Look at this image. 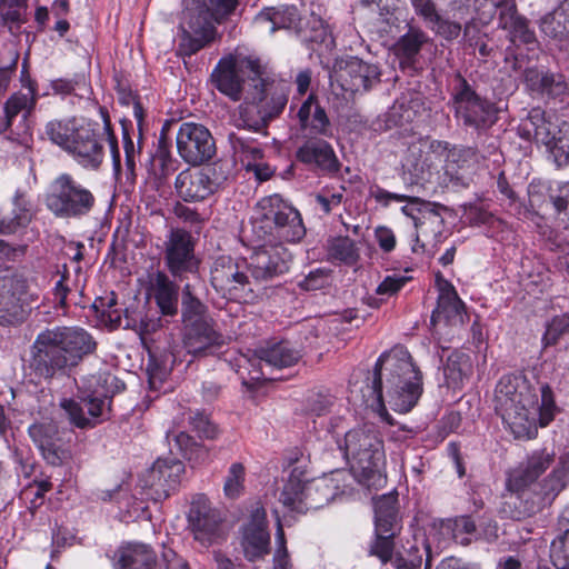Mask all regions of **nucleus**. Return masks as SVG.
<instances>
[{
	"mask_svg": "<svg viewBox=\"0 0 569 569\" xmlns=\"http://www.w3.org/2000/svg\"><path fill=\"white\" fill-rule=\"evenodd\" d=\"M540 402L528 382L515 376H503L495 389V409L516 438H532L537 426H548L558 411L548 385L540 387Z\"/></svg>",
	"mask_w": 569,
	"mask_h": 569,
	"instance_id": "nucleus-1",
	"label": "nucleus"
},
{
	"mask_svg": "<svg viewBox=\"0 0 569 569\" xmlns=\"http://www.w3.org/2000/svg\"><path fill=\"white\" fill-rule=\"evenodd\" d=\"M94 349V340L82 328H47L37 335L30 347L28 367L37 378L49 381L78 366Z\"/></svg>",
	"mask_w": 569,
	"mask_h": 569,
	"instance_id": "nucleus-2",
	"label": "nucleus"
},
{
	"mask_svg": "<svg viewBox=\"0 0 569 569\" xmlns=\"http://www.w3.org/2000/svg\"><path fill=\"white\" fill-rule=\"evenodd\" d=\"M371 389L380 405L386 398L397 412H409L418 403L423 390L422 373L407 349L395 348L378 358Z\"/></svg>",
	"mask_w": 569,
	"mask_h": 569,
	"instance_id": "nucleus-3",
	"label": "nucleus"
},
{
	"mask_svg": "<svg viewBox=\"0 0 569 569\" xmlns=\"http://www.w3.org/2000/svg\"><path fill=\"white\" fill-rule=\"evenodd\" d=\"M337 445L359 483L377 488L385 482L383 441L375 425L366 423L349 430Z\"/></svg>",
	"mask_w": 569,
	"mask_h": 569,
	"instance_id": "nucleus-4",
	"label": "nucleus"
},
{
	"mask_svg": "<svg viewBox=\"0 0 569 569\" xmlns=\"http://www.w3.org/2000/svg\"><path fill=\"white\" fill-rule=\"evenodd\" d=\"M266 68L258 59L229 56L219 60L211 72L212 86L232 101L262 102L268 90Z\"/></svg>",
	"mask_w": 569,
	"mask_h": 569,
	"instance_id": "nucleus-5",
	"label": "nucleus"
},
{
	"mask_svg": "<svg viewBox=\"0 0 569 569\" xmlns=\"http://www.w3.org/2000/svg\"><path fill=\"white\" fill-rule=\"evenodd\" d=\"M239 0H191L183 11L179 53L192 56L218 37L216 24L231 16Z\"/></svg>",
	"mask_w": 569,
	"mask_h": 569,
	"instance_id": "nucleus-6",
	"label": "nucleus"
},
{
	"mask_svg": "<svg viewBox=\"0 0 569 569\" xmlns=\"http://www.w3.org/2000/svg\"><path fill=\"white\" fill-rule=\"evenodd\" d=\"M44 133L83 168L98 169L103 161L102 139L91 123H78L73 118L52 120L46 124Z\"/></svg>",
	"mask_w": 569,
	"mask_h": 569,
	"instance_id": "nucleus-7",
	"label": "nucleus"
},
{
	"mask_svg": "<svg viewBox=\"0 0 569 569\" xmlns=\"http://www.w3.org/2000/svg\"><path fill=\"white\" fill-rule=\"evenodd\" d=\"M252 226L259 238L269 236L278 240L277 243L269 240L270 246L293 244L306 234L300 213L279 194L264 197L257 203V217Z\"/></svg>",
	"mask_w": 569,
	"mask_h": 569,
	"instance_id": "nucleus-8",
	"label": "nucleus"
},
{
	"mask_svg": "<svg viewBox=\"0 0 569 569\" xmlns=\"http://www.w3.org/2000/svg\"><path fill=\"white\" fill-rule=\"evenodd\" d=\"M341 493L333 476L307 480L299 467L292 469L279 500L290 511L306 513L328 505Z\"/></svg>",
	"mask_w": 569,
	"mask_h": 569,
	"instance_id": "nucleus-9",
	"label": "nucleus"
},
{
	"mask_svg": "<svg viewBox=\"0 0 569 569\" xmlns=\"http://www.w3.org/2000/svg\"><path fill=\"white\" fill-rule=\"evenodd\" d=\"M46 208L58 219L80 220L96 206L93 192L70 173H61L44 194Z\"/></svg>",
	"mask_w": 569,
	"mask_h": 569,
	"instance_id": "nucleus-10",
	"label": "nucleus"
},
{
	"mask_svg": "<svg viewBox=\"0 0 569 569\" xmlns=\"http://www.w3.org/2000/svg\"><path fill=\"white\" fill-rule=\"evenodd\" d=\"M371 196L385 207L389 206L392 200L406 201L407 203L401 208V211L413 221L417 244L422 249L437 246L440 231L436 229H439L442 224L440 210L445 209L443 206L389 192L379 187L371 191Z\"/></svg>",
	"mask_w": 569,
	"mask_h": 569,
	"instance_id": "nucleus-11",
	"label": "nucleus"
},
{
	"mask_svg": "<svg viewBox=\"0 0 569 569\" xmlns=\"http://www.w3.org/2000/svg\"><path fill=\"white\" fill-rule=\"evenodd\" d=\"M451 103L455 118L467 130L481 133L491 128L497 121L495 103L478 94L472 86L459 73L455 78Z\"/></svg>",
	"mask_w": 569,
	"mask_h": 569,
	"instance_id": "nucleus-12",
	"label": "nucleus"
},
{
	"mask_svg": "<svg viewBox=\"0 0 569 569\" xmlns=\"http://www.w3.org/2000/svg\"><path fill=\"white\" fill-rule=\"evenodd\" d=\"M101 377H92L88 388L79 389L76 399H62L61 409L68 416L70 422L77 428H93L108 417L110 399L100 390L91 389L93 385H100Z\"/></svg>",
	"mask_w": 569,
	"mask_h": 569,
	"instance_id": "nucleus-13",
	"label": "nucleus"
},
{
	"mask_svg": "<svg viewBox=\"0 0 569 569\" xmlns=\"http://www.w3.org/2000/svg\"><path fill=\"white\" fill-rule=\"evenodd\" d=\"M184 472L183 462L176 457L158 458L139 479L146 499L160 502L176 492Z\"/></svg>",
	"mask_w": 569,
	"mask_h": 569,
	"instance_id": "nucleus-14",
	"label": "nucleus"
},
{
	"mask_svg": "<svg viewBox=\"0 0 569 569\" xmlns=\"http://www.w3.org/2000/svg\"><path fill=\"white\" fill-rule=\"evenodd\" d=\"M380 82L379 68L357 57L339 59L330 73L331 86L337 84L345 92L362 93Z\"/></svg>",
	"mask_w": 569,
	"mask_h": 569,
	"instance_id": "nucleus-15",
	"label": "nucleus"
},
{
	"mask_svg": "<svg viewBox=\"0 0 569 569\" xmlns=\"http://www.w3.org/2000/svg\"><path fill=\"white\" fill-rule=\"evenodd\" d=\"M37 296L29 291L27 279L18 273L0 276V325H14L23 320L26 308Z\"/></svg>",
	"mask_w": 569,
	"mask_h": 569,
	"instance_id": "nucleus-16",
	"label": "nucleus"
},
{
	"mask_svg": "<svg viewBox=\"0 0 569 569\" xmlns=\"http://www.w3.org/2000/svg\"><path fill=\"white\" fill-rule=\"evenodd\" d=\"M176 140L179 156L189 164H202L216 154L214 139L203 124L181 123Z\"/></svg>",
	"mask_w": 569,
	"mask_h": 569,
	"instance_id": "nucleus-17",
	"label": "nucleus"
},
{
	"mask_svg": "<svg viewBox=\"0 0 569 569\" xmlns=\"http://www.w3.org/2000/svg\"><path fill=\"white\" fill-rule=\"evenodd\" d=\"M240 546L244 558L254 562L263 559L270 551V533L267 513L263 507L256 505L248 520L240 529Z\"/></svg>",
	"mask_w": 569,
	"mask_h": 569,
	"instance_id": "nucleus-18",
	"label": "nucleus"
},
{
	"mask_svg": "<svg viewBox=\"0 0 569 569\" xmlns=\"http://www.w3.org/2000/svg\"><path fill=\"white\" fill-rule=\"evenodd\" d=\"M29 436L49 465L59 467L71 459V451L54 422H40L30 426Z\"/></svg>",
	"mask_w": 569,
	"mask_h": 569,
	"instance_id": "nucleus-19",
	"label": "nucleus"
},
{
	"mask_svg": "<svg viewBox=\"0 0 569 569\" xmlns=\"http://www.w3.org/2000/svg\"><path fill=\"white\" fill-rule=\"evenodd\" d=\"M188 520L194 539L202 545H211L222 535L220 513L210 506L204 495L192 500Z\"/></svg>",
	"mask_w": 569,
	"mask_h": 569,
	"instance_id": "nucleus-20",
	"label": "nucleus"
},
{
	"mask_svg": "<svg viewBox=\"0 0 569 569\" xmlns=\"http://www.w3.org/2000/svg\"><path fill=\"white\" fill-rule=\"evenodd\" d=\"M224 343L226 338L216 330L211 319L184 326L183 348L194 358L212 355Z\"/></svg>",
	"mask_w": 569,
	"mask_h": 569,
	"instance_id": "nucleus-21",
	"label": "nucleus"
},
{
	"mask_svg": "<svg viewBox=\"0 0 569 569\" xmlns=\"http://www.w3.org/2000/svg\"><path fill=\"white\" fill-rule=\"evenodd\" d=\"M301 351L292 347L288 341L267 342L264 346L254 350L252 359L247 361L252 366L257 362L260 366V376L252 377L260 379L264 376L263 367L270 369L289 368L298 363L301 359Z\"/></svg>",
	"mask_w": 569,
	"mask_h": 569,
	"instance_id": "nucleus-22",
	"label": "nucleus"
},
{
	"mask_svg": "<svg viewBox=\"0 0 569 569\" xmlns=\"http://www.w3.org/2000/svg\"><path fill=\"white\" fill-rule=\"evenodd\" d=\"M439 288L437 308L431 315V323L437 325L443 321L450 326H462L466 318L465 303L458 297L455 287L437 276Z\"/></svg>",
	"mask_w": 569,
	"mask_h": 569,
	"instance_id": "nucleus-23",
	"label": "nucleus"
},
{
	"mask_svg": "<svg viewBox=\"0 0 569 569\" xmlns=\"http://www.w3.org/2000/svg\"><path fill=\"white\" fill-rule=\"evenodd\" d=\"M555 451L546 448L535 450L526 463L515 469L508 477V487L521 491L529 488L555 462Z\"/></svg>",
	"mask_w": 569,
	"mask_h": 569,
	"instance_id": "nucleus-24",
	"label": "nucleus"
},
{
	"mask_svg": "<svg viewBox=\"0 0 569 569\" xmlns=\"http://www.w3.org/2000/svg\"><path fill=\"white\" fill-rule=\"evenodd\" d=\"M517 130L521 139L545 146H550L557 136V126L539 107L530 109L526 117L521 118Z\"/></svg>",
	"mask_w": 569,
	"mask_h": 569,
	"instance_id": "nucleus-25",
	"label": "nucleus"
},
{
	"mask_svg": "<svg viewBox=\"0 0 569 569\" xmlns=\"http://www.w3.org/2000/svg\"><path fill=\"white\" fill-rule=\"evenodd\" d=\"M296 157L299 161L315 166L322 171L337 172L339 170L336 153L330 143L323 139H308L298 148Z\"/></svg>",
	"mask_w": 569,
	"mask_h": 569,
	"instance_id": "nucleus-26",
	"label": "nucleus"
},
{
	"mask_svg": "<svg viewBox=\"0 0 569 569\" xmlns=\"http://www.w3.org/2000/svg\"><path fill=\"white\" fill-rule=\"evenodd\" d=\"M149 295L154 299L161 315L174 316L178 312L179 287L161 271L149 276Z\"/></svg>",
	"mask_w": 569,
	"mask_h": 569,
	"instance_id": "nucleus-27",
	"label": "nucleus"
},
{
	"mask_svg": "<svg viewBox=\"0 0 569 569\" xmlns=\"http://www.w3.org/2000/svg\"><path fill=\"white\" fill-rule=\"evenodd\" d=\"M288 102V96L284 91L274 92L271 97V106L268 109L260 110L258 107H241V123L244 128L254 132L263 131L268 122L279 116Z\"/></svg>",
	"mask_w": 569,
	"mask_h": 569,
	"instance_id": "nucleus-28",
	"label": "nucleus"
},
{
	"mask_svg": "<svg viewBox=\"0 0 569 569\" xmlns=\"http://www.w3.org/2000/svg\"><path fill=\"white\" fill-rule=\"evenodd\" d=\"M538 26L542 34L558 46H569V0H563L551 12L542 16Z\"/></svg>",
	"mask_w": 569,
	"mask_h": 569,
	"instance_id": "nucleus-29",
	"label": "nucleus"
},
{
	"mask_svg": "<svg viewBox=\"0 0 569 569\" xmlns=\"http://www.w3.org/2000/svg\"><path fill=\"white\" fill-rule=\"evenodd\" d=\"M177 193L184 201H202L212 194L208 176L202 169H186L174 182Z\"/></svg>",
	"mask_w": 569,
	"mask_h": 569,
	"instance_id": "nucleus-30",
	"label": "nucleus"
},
{
	"mask_svg": "<svg viewBox=\"0 0 569 569\" xmlns=\"http://www.w3.org/2000/svg\"><path fill=\"white\" fill-rule=\"evenodd\" d=\"M299 21L298 10L293 6L270 7L259 12L254 27L260 32L273 33L278 29H289Z\"/></svg>",
	"mask_w": 569,
	"mask_h": 569,
	"instance_id": "nucleus-31",
	"label": "nucleus"
},
{
	"mask_svg": "<svg viewBox=\"0 0 569 569\" xmlns=\"http://www.w3.org/2000/svg\"><path fill=\"white\" fill-rule=\"evenodd\" d=\"M508 495L503 496V501L500 507V513L505 518H510L515 520H521L523 518L530 517L533 515L541 506L547 505L548 502L542 501L541 496L539 495V488L535 487V495L537 497V501H529L526 496V489L518 491L509 488Z\"/></svg>",
	"mask_w": 569,
	"mask_h": 569,
	"instance_id": "nucleus-32",
	"label": "nucleus"
},
{
	"mask_svg": "<svg viewBox=\"0 0 569 569\" xmlns=\"http://www.w3.org/2000/svg\"><path fill=\"white\" fill-rule=\"evenodd\" d=\"M298 119L301 129H309L312 133L323 137L331 136L329 117L313 94H310L301 104Z\"/></svg>",
	"mask_w": 569,
	"mask_h": 569,
	"instance_id": "nucleus-33",
	"label": "nucleus"
},
{
	"mask_svg": "<svg viewBox=\"0 0 569 569\" xmlns=\"http://www.w3.org/2000/svg\"><path fill=\"white\" fill-rule=\"evenodd\" d=\"M569 485V451L559 456L551 472L538 485L542 501L552 502L555 498Z\"/></svg>",
	"mask_w": 569,
	"mask_h": 569,
	"instance_id": "nucleus-34",
	"label": "nucleus"
},
{
	"mask_svg": "<svg viewBox=\"0 0 569 569\" xmlns=\"http://www.w3.org/2000/svg\"><path fill=\"white\" fill-rule=\"evenodd\" d=\"M121 569H154L157 557L154 551L144 543H127L117 553Z\"/></svg>",
	"mask_w": 569,
	"mask_h": 569,
	"instance_id": "nucleus-35",
	"label": "nucleus"
},
{
	"mask_svg": "<svg viewBox=\"0 0 569 569\" xmlns=\"http://www.w3.org/2000/svg\"><path fill=\"white\" fill-rule=\"evenodd\" d=\"M397 493L382 495L375 500V529L377 532L399 531Z\"/></svg>",
	"mask_w": 569,
	"mask_h": 569,
	"instance_id": "nucleus-36",
	"label": "nucleus"
},
{
	"mask_svg": "<svg viewBox=\"0 0 569 569\" xmlns=\"http://www.w3.org/2000/svg\"><path fill=\"white\" fill-rule=\"evenodd\" d=\"M250 266L257 277L269 278L289 270V261L280 251H251Z\"/></svg>",
	"mask_w": 569,
	"mask_h": 569,
	"instance_id": "nucleus-37",
	"label": "nucleus"
},
{
	"mask_svg": "<svg viewBox=\"0 0 569 569\" xmlns=\"http://www.w3.org/2000/svg\"><path fill=\"white\" fill-rule=\"evenodd\" d=\"M180 353L181 350L176 348L160 355L149 351L147 372L151 388H157V385H161L171 370L181 362L179 359Z\"/></svg>",
	"mask_w": 569,
	"mask_h": 569,
	"instance_id": "nucleus-38",
	"label": "nucleus"
},
{
	"mask_svg": "<svg viewBox=\"0 0 569 569\" xmlns=\"http://www.w3.org/2000/svg\"><path fill=\"white\" fill-rule=\"evenodd\" d=\"M472 365L470 357L462 352L452 351L443 366V375L448 387L461 388L463 381L471 375Z\"/></svg>",
	"mask_w": 569,
	"mask_h": 569,
	"instance_id": "nucleus-39",
	"label": "nucleus"
},
{
	"mask_svg": "<svg viewBox=\"0 0 569 569\" xmlns=\"http://www.w3.org/2000/svg\"><path fill=\"white\" fill-rule=\"evenodd\" d=\"M36 106V94L32 88L26 92L13 93L4 104L7 127H11L16 117L21 114L24 121Z\"/></svg>",
	"mask_w": 569,
	"mask_h": 569,
	"instance_id": "nucleus-40",
	"label": "nucleus"
},
{
	"mask_svg": "<svg viewBox=\"0 0 569 569\" xmlns=\"http://www.w3.org/2000/svg\"><path fill=\"white\" fill-rule=\"evenodd\" d=\"M426 41L427 36L423 31L417 28H410L395 44V52L401 60L411 62Z\"/></svg>",
	"mask_w": 569,
	"mask_h": 569,
	"instance_id": "nucleus-41",
	"label": "nucleus"
},
{
	"mask_svg": "<svg viewBox=\"0 0 569 569\" xmlns=\"http://www.w3.org/2000/svg\"><path fill=\"white\" fill-rule=\"evenodd\" d=\"M166 252V263L174 277H181L183 273H194L198 271L200 259L194 256V251Z\"/></svg>",
	"mask_w": 569,
	"mask_h": 569,
	"instance_id": "nucleus-42",
	"label": "nucleus"
},
{
	"mask_svg": "<svg viewBox=\"0 0 569 569\" xmlns=\"http://www.w3.org/2000/svg\"><path fill=\"white\" fill-rule=\"evenodd\" d=\"M468 16V8L460 7L456 12H453V20L442 18L438 14V20L432 21L429 26L445 39L452 40L459 37L461 32V21L466 20Z\"/></svg>",
	"mask_w": 569,
	"mask_h": 569,
	"instance_id": "nucleus-43",
	"label": "nucleus"
},
{
	"mask_svg": "<svg viewBox=\"0 0 569 569\" xmlns=\"http://www.w3.org/2000/svg\"><path fill=\"white\" fill-rule=\"evenodd\" d=\"M210 319L206 316V306L191 292L190 284L182 289V320L184 326Z\"/></svg>",
	"mask_w": 569,
	"mask_h": 569,
	"instance_id": "nucleus-44",
	"label": "nucleus"
},
{
	"mask_svg": "<svg viewBox=\"0 0 569 569\" xmlns=\"http://www.w3.org/2000/svg\"><path fill=\"white\" fill-rule=\"evenodd\" d=\"M246 469L240 462H233L228 469L223 493L228 499H238L244 490Z\"/></svg>",
	"mask_w": 569,
	"mask_h": 569,
	"instance_id": "nucleus-45",
	"label": "nucleus"
},
{
	"mask_svg": "<svg viewBox=\"0 0 569 569\" xmlns=\"http://www.w3.org/2000/svg\"><path fill=\"white\" fill-rule=\"evenodd\" d=\"M160 326V319L142 317L133 311H129V309L124 310V325L122 328L134 330L142 339L144 336L156 332Z\"/></svg>",
	"mask_w": 569,
	"mask_h": 569,
	"instance_id": "nucleus-46",
	"label": "nucleus"
},
{
	"mask_svg": "<svg viewBox=\"0 0 569 569\" xmlns=\"http://www.w3.org/2000/svg\"><path fill=\"white\" fill-rule=\"evenodd\" d=\"M117 301L114 296L99 298L94 301V308L101 312V318L112 329L122 328L124 325V317L121 310L116 308Z\"/></svg>",
	"mask_w": 569,
	"mask_h": 569,
	"instance_id": "nucleus-47",
	"label": "nucleus"
},
{
	"mask_svg": "<svg viewBox=\"0 0 569 569\" xmlns=\"http://www.w3.org/2000/svg\"><path fill=\"white\" fill-rule=\"evenodd\" d=\"M505 30L508 31L509 39L512 43L520 42L522 44L531 46L537 43V37L533 30L529 27L527 18L521 17Z\"/></svg>",
	"mask_w": 569,
	"mask_h": 569,
	"instance_id": "nucleus-48",
	"label": "nucleus"
},
{
	"mask_svg": "<svg viewBox=\"0 0 569 569\" xmlns=\"http://www.w3.org/2000/svg\"><path fill=\"white\" fill-rule=\"evenodd\" d=\"M567 332H569V310L562 315L555 316L548 322L542 341L545 346H552Z\"/></svg>",
	"mask_w": 569,
	"mask_h": 569,
	"instance_id": "nucleus-49",
	"label": "nucleus"
},
{
	"mask_svg": "<svg viewBox=\"0 0 569 569\" xmlns=\"http://www.w3.org/2000/svg\"><path fill=\"white\" fill-rule=\"evenodd\" d=\"M28 0H1L0 11L4 21L20 26L26 21Z\"/></svg>",
	"mask_w": 569,
	"mask_h": 569,
	"instance_id": "nucleus-50",
	"label": "nucleus"
},
{
	"mask_svg": "<svg viewBox=\"0 0 569 569\" xmlns=\"http://www.w3.org/2000/svg\"><path fill=\"white\" fill-rule=\"evenodd\" d=\"M528 204L515 203V211L520 218L531 219L542 203L540 186L530 183L528 187Z\"/></svg>",
	"mask_w": 569,
	"mask_h": 569,
	"instance_id": "nucleus-51",
	"label": "nucleus"
},
{
	"mask_svg": "<svg viewBox=\"0 0 569 569\" xmlns=\"http://www.w3.org/2000/svg\"><path fill=\"white\" fill-rule=\"evenodd\" d=\"M333 402L335 398L329 393H312L307 399L306 410L310 415L320 417L330 411Z\"/></svg>",
	"mask_w": 569,
	"mask_h": 569,
	"instance_id": "nucleus-52",
	"label": "nucleus"
},
{
	"mask_svg": "<svg viewBox=\"0 0 569 569\" xmlns=\"http://www.w3.org/2000/svg\"><path fill=\"white\" fill-rule=\"evenodd\" d=\"M498 10L499 27L506 29L522 16L518 13L516 0H498L493 3Z\"/></svg>",
	"mask_w": 569,
	"mask_h": 569,
	"instance_id": "nucleus-53",
	"label": "nucleus"
},
{
	"mask_svg": "<svg viewBox=\"0 0 569 569\" xmlns=\"http://www.w3.org/2000/svg\"><path fill=\"white\" fill-rule=\"evenodd\" d=\"M462 217L471 224L488 223L492 218L482 202H468L461 206Z\"/></svg>",
	"mask_w": 569,
	"mask_h": 569,
	"instance_id": "nucleus-54",
	"label": "nucleus"
},
{
	"mask_svg": "<svg viewBox=\"0 0 569 569\" xmlns=\"http://www.w3.org/2000/svg\"><path fill=\"white\" fill-rule=\"evenodd\" d=\"M11 217L21 227H26L32 218L31 204L26 196L18 191L13 198Z\"/></svg>",
	"mask_w": 569,
	"mask_h": 569,
	"instance_id": "nucleus-55",
	"label": "nucleus"
},
{
	"mask_svg": "<svg viewBox=\"0 0 569 569\" xmlns=\"http://www.w3.org/2000/svg\"><path fill=\"white\" fill-rule=\"evenodd\" d=\"M189 423L200 437L213 439L217 436V427L210 421L209 417L200 411L189 413Z\"/></svg>",
	"mask_w": 569,
	"mask_h": 569,
	"instance_id": "nucleus-56",
	"label": "nucleus"
},
{
	"mask_svg": "<svg viewBox=\"0 0 569 569\" xmlns=\"http://www.w3.org/2000/svg\"><path fill=\"white\" fill-rule=\"evenodd\" d=\"M276 543L277 549L273 555V567L272 569H290L291 563L286 546V537L284 531L280 522H278V528L276 532Z\"/></svg>",
	"mask_w": 569,
	"mask_h": 569,
	"instance_id": "nucleus-57",
	"label": "nucleus"
},
{
	"mask_svg": "<svg viewBox=\"0 0 569 569\" xmlns=\"http://www.w3.org/2000/svg\"><path fill=\"white\" fill-rule=\"evenodd\" d=\"M550 74L549 72H542L537 69H528L525 72V82L532 92L545 97Z\"/></svg>",
	"mask_w": 569,
	"mask_h": 569,
	"instance_id": "nucleus-58",
	"label": "nucleus"
},
{
	"mask_svg": "<svg viewBox=\"0 0 569 569\" xmlns=\"http://www.w3.org/2000/svg\"><path fill=\"white\" fill-rule=\"evenodd\" d=\"M549 149L553 161L558 167H566L569 164V140L563 137H556L550 146H546Z\"/></svg>",
	"mask_w": 569,
	"mask_h": 569,
	"instance_id": "nucleus-59",
	"label": "nucleus"
},
{
	"mask_svg": "<svg viewBox=\"0 0 569 569\" xmlns=\"http://www.w3.org/2000/svg\"><path fill=\"white\" fill-rule=\"evenodd\" d=\"M52 483L49 480H33L23 491V496L33 495L30 508H38L42 503L44 495L50 491Z\"/></svg>",
	"mask_w": 569,
	"mask_h": 569,
	"instance_id": "nucleus-60",
	"label": "nucleus"
},
{
	"mask_svg": "<svg viewBox=\"0 0 569 569\" xmlns=\"http://www.w3.org/2000/svg\"><path fill=\"white\" fill-rule=\"evenodd\" d=\"M415 13L422 18L429 26L432 21L438 20V11L432 0H410Z\"/></svg>",
	"mask_w": 569,
	"mask_h": 569,
	"instance_id": "nucleus-61",
	"label": "nucleus"
},
{
	"mask_svg": "<svg viewBox=\"0 0 569 569\" xmlns=\"http://www.w3.org/2000/svg\"><path fill=\"white\" fill-rule=\"evenodd\" d=\"M204 176H208L210 189L214 193L228 179V172L223 169V163L214 162L202 169Z\"/></svg>",
	"mask_w": 569,
	"mask_h": 569,
	"instance_id": "nucleus-62",
	"label": "nucleus"
},
{
	"mask_svg": "<svg viewBox=\"0 0 569 569\" xmlns=\"http://www.w3.org/2000/svg\"><path fill=\"white\" fill-rule=\"evenodd\" d=\"M550 200L556 212L563 213L569 220V181L560 184L558 192L550 194Z\"/></svg>",
	"mask_w": 569,
	"mask_h": 569,
	"instance_id": "nucleus-63",
	"label": "nucleus"
},
{
	"mask_svg": "<svg viewBox=\"0 0 569 569\" xmlns=\"http://www.w3.org/2000/svg\"><path fill=\"white\" fill-rule=\"evenodd\" d=\"M229 142L232 147L233 154L238 157L241 162H244L243 157L248 154L249 148L254 143L253 140L240 132H231L229 134Z\"/></svg>",
	"mask_w": 569,
	"mask_h": 569,
	"instance_id": "nucleus-64",
	"label": "nucleus"
}]
</instances>
